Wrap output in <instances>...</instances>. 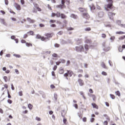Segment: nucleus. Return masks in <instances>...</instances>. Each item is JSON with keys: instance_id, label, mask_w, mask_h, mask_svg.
<instances>
[{"instance_id": "1", "label": "nucleus", "mask_w": 125, "mask_h": 125, "mask_svg": "<svg viewBox=\"0 0 125 125\" xmlns=\"http://www.w3.org/2000/svg\"><path fill=\"white\" fill-rule=\"evenodd\" d=\"M107 2H109L108 4L105 5L104 8L107 11H109V9H115V6L113 5V0H106Z\"/></svg>"}, {"instance_id": "2", "label": "nucleus", "mask_w": 125, "mask_h": 125, "mask_svg": "<svg viewBox=\"0 0 125 125\" xmlns=\"http://www.w3.org/2000/svg\"><path fill=\"white\" fill-rule=\"evenodd\" d=\"M44 36L42 38V42H47V41H49L51 38H52L54 36V33L53 32L52 33H46L44 34Z\"/></svg>"}, {"instance_id": "3", "label": "nucleus", "mask_w": 125, "mask_h": 125, "mask_svg": "<svg viewBox=\"0 0 125 125\" xmlns=\"http://www.w3.org/2000/svg\"><path fill=\"white\" fill-rule=\"evenodd\" d=\"M75 50L77 52H83L84 51V48L83 45H81L75 47Z\"/></svg>"}, {"instance_id": "4", "label": "nucleus", "mask_w": 125, "mask_h": 125, "mask_svg": "<svg viewBox=\"0 0 125 125\" xmlns=\"http://www.w3.org/2000/svg\"><path fill=\"white\" fill-rule=\"evenodd\" d=\"M116 13L113 11H109L108 12V16L110 20H114V17L116 16Z\"/></svg>"}, {"instance_id": "5", "label": "nucleus", "mask_w": 125, "mask_h": 125, "mask_svg": "<svg viewBox=\"0 0 125 125\" xmlns=\"http://www.w3.org/2000/svg\"><path fill=\"white\" fill-rule=\"evenodd\" d=\"M73 74L74 73L73 72V71L71 70H67V73L64 74V77H65V78H66L67 79H68V77H72Z\"/></svg>"}, {"instance_id": "6", "label": "nucleus", "mask_w": 125, "mask_h": 125, "mask_svg": "<svg viewBox=\"0 0 125 125\" xmlns=\"http://www.w3.org/2000/svg\"><path fill=\"white\" fill-rule=\"evenodd\" d=\"M37 9L38 11L37 10ZM38 11H42V9H41L40 7H39V5L36 4L35 5V8H33L32 12H33V13H37Z\"/></svg>"}, {"instance_id": "7", "label": "nucleus", "mask_w": 125, "mask_h": 125, "mask_svg": "<svg viewBox=\"0 0 125 125\" xmlns=\"http://www.w3.org/2000/svg\"><path fill=\"white\" fill-rule=\"evenodd\" d=\"M82 16L85 19H86V20H89V19L90 18V16H89V14H88L87 12L83 13Z\"/></svg>"}, {"instance_id": "8", "label": "nucleus", "mask_w": 125, "mask_h": 125, "mask_svg": "<svg viewBox=\"0 0 125 125\" xmlns=\"http://www.w3.org/2000/svg\"><path fill=\"white\" fill-rule=\"evenodd\" d=\"M14 5L15 6V7L16 8L17 10H21V5H20V4L17 3H15L14 4Z\"/></svg>"}, {"instance_id": "9", "label": "nucleus", "mask_w": 125, "mask_h": 125, "mask_svg": "<svg viewBox=\"0 0 125 125\" xmlns=\"http://www.w3.org/2000/svg\"><path fill=\"white\" fill-rule=\"evenodd\" d=\"M78 82L80 86H83V85L84 84V82H83V80L82 79H79L78 80Z\"/></svg>"}, {"instance_id": "10", "label": "nucleus", "mask_w": 125, "mask_h": 125, "mask_svg": "<svg viewBox=\"0 0 125 125\" xmlns=\"http://www.w3.org/2000/svg\"><path fill=\"white\" fill-rule=\"evenodd\" d=\"M26 20H27V21H28V22H29L30 23H32V24H33V23H35V22H36V21L35 20H32L30 18H27Z\"/></svg>"}, {"instance_id": "11", "label": "nucleus", "mask_w": 125, "mask_h": 125, "mask_svg": "<svg viewBox=\"0 0 125 125\" xmlns=\"http://www.w3.org/2000/svg\"><path fill=\"white\" fill-rule=\"evenodd\" d=\"M91 105L94 109H96L97 110H98V109H99V106H98V105L96 104L93 103L91 104Z\"/></svg>"}, {"instance_id": "12", "label": "nucleus", "mask_w": 125, "mask_h": 125, "mask_svg": "<svg viewBox=\"0 0 125 125\" xmlns=\"http://www.w3.org/2000/svg\"><path fill=\"white\" fill-rule=\"evenodd\" d=\"M85 43H91L92 41L91 39L85 38V41H84Z\"/></svg>"}, {"instance_id": "13", "label": "nucleus", "mask_w": 125, "mask_h": 125, "mask_svg": "<svg viewBox=\"0 0 125 125\" xmlns=\"http://www.w3.org/2000/svg\"><path fill=\"white\" fill-rule=\"evenodd\" d=\"M84 48L86 51H88L89 49V46L87 44H85L84 45Z\"/></svg>"}, {"instance_id": "14", "label": "nucleus", "mask_w": 125, "mask_h": 125, "mask_svg": "<svg viewBox=\"0 0 125 125\" xmlns=\"http://www.w3.org/2000/svg\"><path fill=\"white\" fill-rule=\"evenodd\" d=\"M60 17L62 19H66L67 18V16L63 13H62L61 14Z\"/></svg>"}, {"instance_id": "15", "label": "nucleus", "mask_w": 125, "mask_h": 125, "mask_svg": "<svg viewBox=\"0 0 125 125\" xmlns=\"http://www.w3.org/2000/svg\"><path fill=\"white\" fill-rule=\"evenodd\" d=\"M98 16L100 17V18H102L104 16V12H100L98 13Z\"/></svg>"}, {"instance_id": "16", "label": "nucleus", "mask_w": 125, "mask_h": 125, "mask_svg": "<svg viewBox=\"0 0 125 125\" xmlns=\"http://www.w3.org/2000/svg\"><path fill=\"white\" fill-rule=\"evenodd\" d=\"M101 65V66L103 68H104V69H108V67L106 66V64H105V63H104V62H102Z\"/></svg>"}, {"instance_id": "17", "label": "nucleus", "mask_w": 125, "mask_h": 125, "mask_svg": "<svg viewBox=\"0 0 125 125\" xmlns=\"http://www.w3.org/2000/svg\"><path fill=\"white\" fill-rule=\"evenodd\" d=\"M79 11H81V12H85L86 11V9L84 8H79Z\"/></svg>"}, {"instance_id": "18", "label": "nucleus", "mask_w": 125, "mask_h": 125, "mask_svg": "<svg viewBox=\"0 0 125 125\" xmlns=\"http://www.w3.org/2000/svg\"><path fill=\"white\" fill-rule=\"evenodd\" d=\"M71 18H74V19H77L78 18V16L75 15V14H72L70 15Z\"/></svg>"}, {"instance_id": "19", "label": "nucleus", "mask_w": 125, "mask_h": 125, "mask_svg": "<svg viewBox=\"0 0 125 125\" xmlns=\"http://www.w3.org/2000/svg\"><path fill=\"white\" fill-rule=\"evenodd\" d=\"M64 69H63V68H60L59 71V73L61 75H62V74H64Z\"/></svg>"}, {"instance_id": "20", "label": "nucleus", "mask_w": 125, "mask_h": 125, "mask_svg": "<svg viewBox=\"0 0 125 125\" xmlns=\"http://www.w3.org/2000/svg\"><path fill=\"white\" fill-rule=\"evenodd\" d=\"M104 118H105V119H106V120H107V121H108V122H110V117L109 116H108V115L107 114H104Z\"/></svg>"}, {"instance_id": "21", "label": "nucleus", "mask_w": 125, "mask_h": 125, "mask_svg": "<svg viewBox=\"0 0 125 125\" xmlns=\"http://www.w3.org/2000/svg\"><path fill=\"white\" fill-rule=\"evenodd\" d=\"M90 96L91 97H92L94 101H95V100H96V96H95V95L91 94L90 95Z\"/></svg>"}, {"instance_id": "22", "label": "nucleus", "mask_w": 125, "mask_h": 125, "mask_svg": "<svg viewBox=\"0 0 125 125\" xmlns=\"http://www.w3.org/2000/svg\"><path fill=\"white\" fill-rule=\"evenodd\" d=\"M43 37V36H41L40 35L38 34L36 36V39H41V41H42V38Z\"/></svg>"}, {"instance_id": "23", "label": "nucleus", "mask_w": 125, "mask_h": 125, "mask_svg": "<svg viewBox=\"0 0 125 125\" xmlns=\"http://www.w3.org/2000/svg\"><path fill=\"white\" fill-rule=\"evenodd\" d=\"M116 34L117 35H124L125 34V33L123 31H117L116 32Z\"/></svg>"}, {"instance_id": "24", "label": "nucleus", "mask_w": 125, "mask_h": 125, "mask_svg": "<svg viewBox=\"0 0 125 125\" xmlns=\"http://www.w3.org/2000/svg\"><path fill=\"white\" fill-rule=\"evenodd\" d=\"M25 44H26V46H27L28 47H29L30 46H33V44H32V43L26 42Z\"/></svg>"}, {"instance_id": "25", "label": "nucleus", "mask_w": 125, "mask_h": 125, "mask_svg": "<svg viewBox=\"0 0 125 125\" xmlns=\"http://www.w3.org/2000/svg\"><path fill=\"white\" fill-rule=\"evenodd\" d=\"M61 15V14L59 12H57V13H56V16L58 18H59V17H60Z\"/></svg>"}, {"instance_id": "26", "label": "nucleus", "mask_w": 125, "mask_h": 125, "mask_svg": "<svg viewBox=\"0 0 125 125\" xmlns=\"http://www.w3.org/2000/svg\"><path fill=\"white\" fill-rule=\"evenodd\" d=\"M80 94L83 96V98H84V99H85V97L84 96V93H83V92L80 91Z\"/></svg>"}, {"instance_id": "27", "label": "nucleus", "mask_w": 125, "mask_h": 125, "mask_svg": "<svg viewBox=\"0 0 125 125\" xmlns=\"http://www.w3.org/2000/svg\"><path fill=\"white\" fill-rule=\"evenodd\" d=\"M91 10H94L95 9V6L94 5H90Z\"/></svg>"}, {"instance_id": "28", "label": "nucleus", "mask_w": 125, "mask_h": 125, "mask_svg": "<svg viewBox=\"0 0 125 125\" xmlns=\"http://www.w3.org/2000/svg\"><path fill=\"white\" fill-rule=\"evenodd\" d=\"M28 107L30 110H32V109H33V105L31 104H28Z\"/></svg>"}, {"instance_id": "29", "label": "nucleus", "mask_w": 125, "mask_h": 125, "mask_svg": "<svg viewBox=\"0 0 125 125\" xmlns=\"http://www.w3.org/2000/svg\"><path fill=\"white\" fill-rule=\"evenodd\" d=\"M115 94L116 95H118V96L120 97L121 96V93L120 92V91H117L115 92Z\"/></svg>"}, {"instance_id": "30", "label": "nucleus", "mask_w": 125, "mask_h": 125, "mask_svg": "<svg viewBox=\"0 0 125 125\" xmlns=\"http://www.w3.org/2000/svg\"><path fill=\"white\" fill-rule=\"evenodd\" d=\"M27 34H29L31 36H34V31H30L29 32H27Z\"/></svg>"}, {"instance_id": "31", "label": "nucleus", "mask_w": 125, "mask_h": 125, "mask_svg": "<svg viewBox=\"0 0 125 125\" xmlns=\"http://www.w3.org/2000/svg\"><path fill=\"white\" fill-rule=\"evenodd\" d=\"M84 30L86 32H89V31L91 30V28H90V27H87V28H85Z\"/></svg>"}, {"instance_id": "32", "label": "nucleus", "mask_w": 125, "mask_h": 125, "mask_svg": "<svg viewBox=\"0 0 125 125\" xmlns=\"http://www.w3.org/2000/svg\"><path fill=\"white\" fill-rule=\"evenodd\" d=\"M0 22H1V23H2V24H4L5 23V21H4V19H0Z\"/></svg>"}, {"instance_id": "33", "label": "nucleus", "mask_w": 125, "mask_h": 125, "mask_svg": "<svg viewBox=\"0 0 125 125\" xmlns=\"http://www.w3.org/2000/svg\"><path fill=\"white\" fill-rule=\"evenodd\" d=\"M110 96L112 99H115L116 98V96H115L113 94H110Z\"/></svg>"}, {"instance_id": "34", "label": "nucleus", "mask_w": 125, "mask_h": 125, "mask_svg": "<svg viewBox=\"0 0 125 125\" xmlns=\"http://www.w3.org/2000/svg\"><path fill=\"white\" fill-rule=\"evenodd\" d=\"M14 56H15V57H16L17 58H20V57H21V56H20V55L16 54H14Z\"/></svg>"}, {"instance_id": "35", "label": "nucleus", "mask_w": 125, "mask_h": 125, "mask_svg": "<svg viewBox=\"0 0 125 125\" xmlns=\"http://www.w3.org/2000/svg\"><path fill=\"white\" fill-rule=\"evenodd\" d=\"M52 56H53V57L56 58L58 57V55L57 54H56V53H53V54H52Z\"/></svg>"}, {"instance_id": "36", "label": "nucleus", "mask_w": 125, "mask_h": 125, "mask_svg": "<svg viewBox=\"0 0 125 125\" xmlns=\"http://www.w3.org/2000/svg\"><path fill=\"white\" fill-rule=\"evenodd\" d=\"M118 50L119 51H120V52H123V48L122 47V46H120L119 48H118Z\"/></svg>"}, {"instance_id": "37", "label": "nucleus", "mask_w": 125, "mask_h": 125, "mask_svg": "<svg viewBox=\"0 0 125 125\" xmlns=\"http://www.w3.org/2000/svg\"><path fill=\"white\" fill-rule=\"evenodd\" d=\"M77 73L83 74V69H79L77 71Z\"/></svg>"}, {"instance_id": "38", "label": "nucleus", "mask_w": 125, "mask_h": 125, "mask_svg": "<svg viewBox=\"0 0 125 125\" xmlns=\"http://www.w3.org/2000/svg\"><path fill=\"white\" fill-rule=\"evenodd\" d=\"M19 95H20V96H23V91H19Z\"/></svg>"}, {"instance_id": "39", "label": "nucleus", "mask_w": 125, "mask_h": 125, "mask_svg": "<svg viewBox=\"0 0 125 125\" xmlns=\"http://www.w3.org/2000/svg\"><path fill=\"white\" fill-rule=\"evenodd\" d=\"M57 6H58V7H59V8H61V9H62L64 6H63V5L60 4V5H58Z\"/></svg>"}, {"instance_id": "40", "label": "nucleus", "mask_w": 125, "mask_h": 125, "mask_svg": "<svg viewBox=\"0 0 125 125\" xmlns=\"http://www.w3.org/2000/svg\"><path fill=\"white\" fill-rule=\"evenodd\" d=\"M36 120L38 121V122H41V121H42V119H41V118H40V117H36Z\"/></svg>"}, {"instance_id": "41", "label": "nucleus", "mask_w": 125, "mask_h": 125, "mask_svg": "<svg viewBox=\"0 0 125 125\" xmlns=\"http://www.w3.org/2000/svg\"><path fill=\"white\" fill-rule=\"evenodd\" d=\"M124 39H125V36H121L119 38V40H123Z\"/></svg>"}, {"instance_id": "42", "label": "nucleus", "mask_w": 125, "mask_h": 125, "mask_svg": "<svg viewBox=\"0 0 125 125\" xmlns=\"http://www.w3.org/2000/svg\"><path fill=\"white\" fill-rule=\"evenodd\" d=\"M7 76H4L3 77V80H4V81L5 82V83L7 82Z\"/></svg>"}, {"instance_id": "43", "label": "nucleus", "mask_w": 125, "mask_h": 125, "mask_svg": "<svg viewBox=\"0 0 125 125\" xmlns=\"http://www.w3.org/2000/svg\"><path fill=\"white\" fill-rule=\"evenodd\" d=\"M51 53V51H46L44 52L45 54H50Z\"/></svg>"}, {"instance_id": "44", "label": "nucleus", "mask_w": 125, "mask_h": 125, "mask_svg": "<svg viewBox=\"0 0 125 125\" xmlns=\"http://www.w3.org/2000/svg\"><path fill=\"white\" fill-rule=\"evenodd\" d=\"M63 23L64 24V25H67V24H68V21H67L66 20H64L63 21Z\"/></svg>"}, {"instance_id": "45", "label": "nucleus", "mask_w": 125, "mask_h": 125, "mask_svg": "<svg viewBox=\"0 0 125 125\" xmlns=\"http://www.w3.org/2000/svg\"><path fill=\"white\" fill-rule=\"evenodd\" d=\"M102 75H103V76H107V73L105 71H103L102 72Z\"/></svg>"}, {"instance_id": "46", "label": "nucleus", "mask_w": 125, "mask_h": 125, "mask_svg": "<svg viewBox=\"0 0 125 125\" xmlns=\"http://www.w3.org/2000/svg\"><path fill=\"white\" fill-rule=\"evenodd\" d=\"M106 37H107V36H106V34H102V37L103 39L106 38Z\"/></svg>"}, {"instance_id": "47", "label": "nucleus", "mask_w": 125, "mask_h": 125, "mask_svg": "<svg viewBox=\"0 0 125 125\" xmlns=\"http://www.w3.org/2000/svg\"><path fill=\"white\" fill-rule=\"evenodd\" d=\"M50 23H55V22H56V20H50Z\"/></svg>"}, {"instance_id": "48", "label": "nucleus", "mask_w": 125, "mask_h": 125, "mask_svg": "<svg viewBox=\"0 0 125 125\" xmlns=\"http://www.w3.org/2000/svg\"><path fill=\"white\" fill-rule=\"evenodd\" d=\"M74 28L73 27H68L67 28V31H73V30H74Z\"/></svg>"}, {"instance_id": "49", "label": "nucleus", "mask_w": 125, "mask_h": 125, "mask_svg": "<svg viewBox=\"0 0 125 125\" xmlns=\"http://www.w3.org/2000/svg\"><path fill=\"white\" fill-rule=\"evenodd\" d=\"M7 94H8V97L9 98H11V96L10 95V94L9 93V91H7Z\"/></svg>"}, {"instance_id": "50", "label": "nucleus", "mask_w": 125, "mask_h": 125, "mask_svg": "<svg viewBox=\"0 0 125 125\" xmlns=\"http://www.w3.org/2000/svg\"><path fill=\"white\" fill-rule=\"evenodd\" d=\"M7 102H8V103H9V104H12V101L10 99H8L7 100Z\"/></svg>"}, {"instance_id": "51", "label": "nucleus", "mask_w": 125, "mask_h": 125, "mask_svg": "<svg viewBox=\"0 0 125 125\" xmlns=\"http://www.w3.org/2000/svg\"><path fill=\"white\" fill-rule=\"evenodd\" d=\"M50 27H52V28H55V27H56V24H52L50 25Z\"/></svg>"}, {"instance_id": "52", "label": "nucleus", "mask_w": 125, "mask_h": 125, "mask_svg": "<svg viewBox=\"0 0 125 125\" xmlns=\"http://www.w3.org/2000/svg\"><path fill=\"white\" fill-rule=\"evenodd\" d=\"M57 69V65H54V66L53 68V70L54 71H56Z\"/></svg>"}, {"instance_id": "53", "label": "nucleus", "mask_w": 125, "mask_h": 125, "mask_svg": "<svg viewBox=\"0 0 125 125\" xmlns=\"http://www.w3.org/2000/svg\"><path fill=\"white\" fill-rule=\"evenodd\" d=\"M21 43H25V44H26V43H27V42H26V41H25V40H21Z\"/></svg>"}, {"instance_id": "54", "label": "nucleus", "mask_w": 125, "mask_h": 125, "mask_svg": "<svg viewBox=\"0 0 125 125\" xmlns=\"http://www.w3.org/2000/svg\"><path fill=\"white\" fill-rule=\"evenodd\" d=\"M94 121H95V119H94V118H91L90 119L91 123H93V122H94Z\"/></svg>"}, {"instance_id": "55", "label": "nucleus", "mask_w": 125, "mask_h": 125, "mask_svg": "<svg viewBox=\"0 0 125 125\" xmlns=\"http://www.w3.org/2000/svg\"><path fill=\"white\" fill-rule=\"evenodd\" d=\"M87 120V119L86 118V117H83V121L84 123H85V122H86Z\"/></svg>"}, {"instance_id": "56", "label": "nucleus", "mask_w": 125, "mask_h": 125, "mask_svg": "<svg viewBox=\"0 0 125 125\" xmlns=\"http://www.w3.org/2000/svg\"><path fill=\"white\" fill-rule=\"evenodd\" d=\"M21 3L22 5L25 4V0H21Z\"/></svg>"}, {"instance_id": "57", "label": "nucleus", "mask_w": 125, "mask_h": 125, "mask_svg": "<svg viewBox=\"0 0 125 125\" xmlns=\"http://www.w3.org/2000/svg\"><path fill=\"white\" fill-rule=\"evenodd\" d=\"M54 46L55 47H59V46H60V45L59 44H58V43H55L54 44Z\"/></svg>"}, {"instance_id": "58", "label": "nucleus", "mask_w": 125, "mask_h": 125, "mask_svg": "<svg viewBox=\"0 0 125 125\" xmlns=\"http://www.w3.org/2000/svg\"><path fill=\"white\" fill-rule=\"evenodd\" d=\"M78 116L80 119H82L83 118V114L82 113H78Z\"/></svg>"}, {"instance_id": "59", "label": "nucleus", "mask_w": 125, "mask_h": 125, "mask_svg": "<svg viewBox=\"0 0 125 125\" xmlns=\"http://www.w3.org/2000/svg\"><path fill=\"white\" fill-rule=\"evenodd\" d=\"M63 122L64 124H65V125H66V123H67V119H66L65 118H63Z\"/></svg>"}, {"instance_id": "60", "label": "nucleus", "mask_w": 125, "mask_h": 125, "mask_svg": "<svg viewBox=\"0 0 125 125\" xmlns=\"http://www.w3.org/2000/svg\"><path fill=\"white\" fill-rule=\"evenodd\" d=\"M50 88H51L52 89H53L55 88V86L54 85L51 84V85H50Z\"/></svg>"}, {"instance_id": "61", "label": "nucleus", "mask_w": 125, "mask_h": 125, "mask_svg": "<svg viewBox=\"0 0 125 125\" xmlns=\"http://www.w3.org/2000/svg\"><path fill=\"white\" fill-rule=\"evenodd\" d=\"M56 15V14H55V13H52L51 14V17H55Z\"/></svg>"}, {"instance_id": "62", "label": "nucleus", "mask_w": 125, "mask_h": 125, "mask_svg": "<svg viewBox=\"0 0 125 125\" xmlns=\"http://www.w3.org/2000/svg\"><path fill=\"white\" fill-rule=\"evenodd\" d=\"M4 1L6 5H8V3H9L8 0H5Z\"/></svg>"}, {"instance_id": "63", "label": "nucleus", "mask_w": 125, "mask_h": 125, "mask_svg": "<svg viewBox=\"0 0 125 125\" xmlns=\"http://www.w3.org/2000/svg\"><path fill=\"white\" fill-rule=\"evenodd\" d=\"M71 62H70V61H67V62H66V66H69V64H70Z\"/></svg>"}, {"instance_id": "64", "label": "nucleus", "mask_w": 125, "mask_h": 125, "mask_svg": "<svg viewBox=\"0 0 125 125\" xmlns=\"http://www.w3.org/2000/svg\"><path fill=\"white\" fill-rule=\"evenodd\" d=\"M39 26H40V27H44V24H42V23H40V24H39Z\"/></svg>"}]
</instances>
